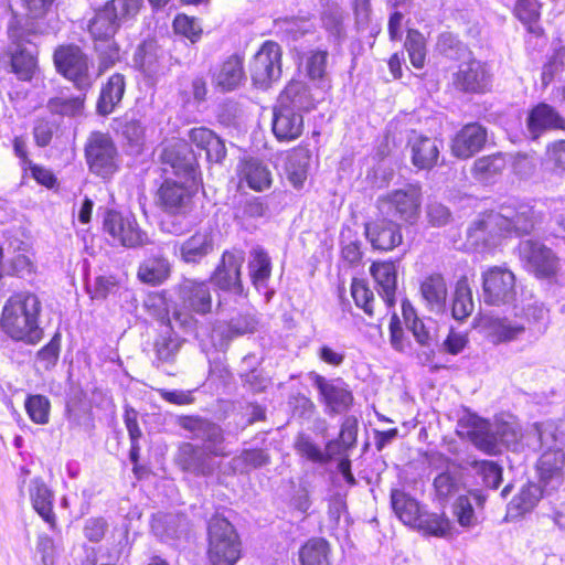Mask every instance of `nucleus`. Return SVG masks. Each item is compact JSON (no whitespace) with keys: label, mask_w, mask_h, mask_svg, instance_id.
Masks as SVG:
<instances>
[{"label":"nucleus","mask_w":565,"mask_h":565,"mask_svg":"<svg viewBox=\"0 0 565 565\" xmlns=\"http://www.w3.org/2000/svg\"><path fill=\"white\" fill-rule=\"evenodd\" d=\"M200 183L201 180L162 177L153 193L156 207L167 215H186L193 210Z\"/></svg>","instance_id":"nucleus-8"},{"label":"nucleus","mask_w":565,"mask_h":565,"mask_svg":"<svg viewBox=\"0 0 565 565\" xmlns=\"http://www.w3.org/2000/svg\"><path fill=\"white\" fill-rule=\"evenodd\" d=\"M475 309L472 290L469 286L467 277L458 279L454 292L451 305V316L457 321H465Z\"/></svg>","instance_id":"nucleus-51"},{"label":"nucleus","mask_w":565,"mask_h":565,"mask_svg":"<svg viewBox=\"0 0 565 565\" xmlns=\"http://www.w3.org/2000/svg\"><path fill=\"white\" fill-rule=\"evenodd\" d=\"M415 527L435 537H449L454 534V525L445 512L422 514Z\"/></svg>","instance_id":"nucleus-53"},{"label":"nucleus","mask_w":565,"mask_h":565,"mask_svg":"<svg viewBox=\"0 0 565 565\" xmlns=\"http://www.w3.org/2000/svg\"><path fill=\"white\" fill-rule=\"evenodd\" d=\"M282 49L273 41H264L252 56L248 71L253 85L259 89H268L282 75Z\"/></svg>","instance_id":"nucleus-13"},{"label":"nucleus","mask_w":565,"mask_h":565,"mask_svg":"<svg viewBox=\"0 0 565 565\" xmlns=\"http://www.w3.org/2000/svg\"><path fill=\"white\" fill-rule=\"evenodd\" d=\"M42 302L30 290L12 292L0 311V330L13 342L36 345L44 338L41 326Z\"/></svg>","instance_id":"nucleus-1"},{"label":"nucleus","mask_w":565,"mask_h":565,"mask_svg":"<svg viewBox=\"0 0 565 565\" xmlns=\"http://www.w3.org/2000/svg\"><path fill=\"white\" fill-rule=\"evenodd\" d=\"M331 545L324 537H310L298 550L300 565H331Z\"/></svg>","instance_id":"nucleus-43"},{"label":"nucleus","mask_w":565,"mask_h":565,"mask_svg":"<svg viewBox=\"0 0 565 565\" xmlns=\"http://www.w3.org/2000/svg\"><path fill=\"white\" fill-rule=\"evenodd\" d=\"M466 426L467 437L478 450L489 456L501 452L500 440L507 434V428L502 431H492L490 423L478 417L468 419Z\"/></svg>","instance_id":"nucleus-29"},{"label":"nucleus","mask_w":565,"mask_h":565,"mask_svg":"<svg viewBox=\"0 0 565 565\" xmlns=\"http://www.w3.org/2000/svg\"><path fill=\"white\" fill-rule=\"evenodd\" d=\"M40 33L39 29L34 26L24 28L19 21L8 26V38L11 46L7 55L10 73L20 82H31L40 73L39 47L31 40L32 35Z\"/></svg>","instance_id":"nucleus-2"},{"label":"nucleus","mask_w":565,"mask_h":565,"mask_svg":"<svg viewBox=\"0 0 565 565\" xmlns=\"http://www.w3.org/2000/svg\"><path fill=\"white\" fill-rule=\"evenodd\" d=\"M503 221L507 239L530 235L535 228L534 212L531 207L518 210L511 216L503 215Z\"/></svg>","instance_id":"nucleus-48"},{"label":"nucleus","mask_w":565,"mask_h":565,"mask_svg":"<svg viewBox=\"0 0 565 565\" xmlns=\"http://www.w3.org/2000/svg\"><path fill=\"white\" fill-rule=\"evenodd\" d=\"M171 274L170 264L163 256H150L138 267L137 277L140 281L157 286L166 281Z\"/></svg>","instance_id":"nucleus-46"},{"label":"nucleus","mask_w":565,"mask_h":565,"mask_svg":"<svg viewBox=\"0 0 565 565\" xmlns=\"http://www.w3.org/2000/svg\"><path fill=\"white\" fill-rule=\"evenodd\" d=\"M313 386L318 391L320 403L330 414L349 412L354 405V395L342 379H326L316 372L309 374Z\"/></svg>","instance_id":"nucleus-17"},{"label":"nucleus","mask_w":565,"mask_h":565,"mask_svg":"<svg viewBox=\"0 0 565 565\" xmlns=\"http://www.w3.org/2000/svg\"><path fill=\"white\" fill-rule=\"evenodd\" d=\"M32 509L53 532L58 530L57 515L54 511V493L40 478L32 480L29 489Z\"/></svg>","instance_id":"nucleus-31"},{"label":"nucleus","mask_w":565,"mask_h":565,"mask_svg":"<svg viewBox=\"0 0 565 565\" xmlns=\"http://www.w3.org/2000/svg\"><path fill=\"white\" fill-rule=\"evenodd\" d=\"M104 8L114 17L121 25L125 22L135 20L140 13L142 0H107L103 3Z\"/></svg>","instance_id":"nucleus-57"},{"label":"nucleus","mask_w":565,"mask_h":565,"mask_svg":"<svg viewBox=\"0 0 565 565\" xmlns=\"http://www.w3.org/2000/svg\"><path fill=\"white\" fill-rule=\"evenodd\" d=\"M488 129L478 121L465 124L450 140L451 154L461 160L472 158L486 147Z\"/></svg>","instance_id":"nucleus-23"},{"label":"nucleus","mask_w":565,"mask_h":565,"mask_svg":"<svg viewBox=\"0 0 565 565\" xmlns=\"http://www.w3.org/2000/svg\"><path fill=\"white\" fill-rule=\"evenodd\" d=\"M494 344L508 343L518 340L524 332V323L503 316L478 315L472 322Z\"/></svg>","instance_id":"nucleus-21"},{"label":"nucleus","mask_w":565,"mask_h":565,"mask_svg":"<svg viewBox=\"0 0 565 565\" xmlns=\"http://www.w3.org/2000/svg\"><path fill=\"white\" fill-rule=\"evenodd\" d=\"M365 236L373 249L388 253L403 243L401 224L392 218L380 217L365 224Z\"/></svg>","instance_id":"nucleus-26"},{"label":"nucleus","mask_w":565,"mask_h":565,"mask_svg":"<svg viewBox=\"0 0 565 565\" xmlns=\"http://www.w3.org/2000/svg\"><path fill=\"white\" fill-rule=\"evenodd\" d=\"M391 503L398 519L404 524L415 527L423 514L419 503L408 493L399 489L392 490Z\"/></svg>","instance_id":"nucleus-44"},{"label":"nucleus","mask_w":565,"mask_h":565,"mask_svg":"<svg viewBox=\"0 0 565 565\" xmlns=\"http://www.w3.org/2000/svg\"><path fill=\"white\" fill-rule=\"evenodd\" d=\"M205 557L209 565H236L243 557V542L236 527L222 514L206 524Z\"/></svg>","instance_id":"nucleus-3"},{"label":"nucleus","mask_w":565,"mask_h":565,"mask_svg":"<svg viewBox=\"0 0 565 565\" xmlns=\"http://www.w3.org/2000/svg\"><path fill=\"white\" fill-rule=\"evenodd\" d=\"M277 103L303 115L316 109L320 99L315 97L308 84L291 79L279 93Z\"/></svg>","instance_id":"nucleus-32"},{"label":"nucleus","mask_w":565,"mask_h":565,"mask_svg":"<svg viewBox=\"0 0 565 565\" xmlns=\"http://www.w3.org/2000/svg\"><path fill=\"white\" fill-rule=\"evenodd\" d=\"M190 145L200 151H204L210 164H221L226 158L227 150L223 139L212 129L200 126L188 131Z\"/></svg>","instance_id":"nucleus-30"},{"label":"nucleus","mask_w":565,"mask_h":565,"mask_svg":"<svg viewBox=\"0 0 565 565\" xmlns=\"http://www.w3.org/2000/svg\"><path fill=\"white\" fill-rule=\"evenodd\" d=\"M493 73L490 65L471 54L451 74L449 89L461 95H484L492 90Z\"/></svg>","instance_id":"nucleus-11"},{"label":"nucleus","mask_w":565,"mask_h":565,"mask_svg":"<svg viewBox=\"0 0 565 565\" xmlns=\"http://www.w3.org/2000/svg\"><path fill=\"white\" fill-rule=\"evenodd\" d=\"M406 147L415 169L430 171L438 166L443 142L437 138L412 130Z\"/></svg>","instance_id":"nucleus-22"},{"label":"nucleus","mask_w":565,"mask_h":565,"mask_svg":"<svg viewBox=\"0 0 565 565\" xmlns=\"http://www.w3.org/2000/svg\"><path fill=\"white\" fill-rule=\"evenodd\" d=\"M282 156L284 171L287 180L294 189L301 190L307 181L312 157L309 143L299 142L297 146L284 151Z\"/></svg>","instance_id":"nucleus-28"},{"label":"nucleus","mask_w":565,"mask_h":565,"mask_svg":"<svg viewBox=\"0 0 565 565\" xmlns=\"http://www.w3.org/2000/svg\"><path fill=\"white\" fill-rule=\"evenodd\" d=\"M87 93L66 94L61 89L46 102V109L52 116L75 119L84 115Z\"/></svg>","instance_id":"nucleus-37"},{"label":"nucleus","mask_w":565,"mask_h":565,"mask_svg":"<svg viewBox=\"0 0 565 565\" xmlns=\"http://www.w3.org/2000/svg\"><path fill=\"white\" fill-rule=\"evenodd\" d=\"M245 81V58L242 53L226 56L212 73L213 86L223 93L236 90Z\"/></svg>","instance_id":"nucleus-27"},{"label":"nucleus","mask_w":565,"mask_h":565,"mask_svg":"<svg viewBox=\"0 0 565 565\" xmlns=\"http://www.w3.org/2000/svg\"><path fill=\"white\" fill-rule=\"evenodd\" d=\"M52 58L55 71L78 92L88 93L94 87L97 75L93 73V62L79 45L60 44Z\"/></svg>","instance_id":"nucleus-5"},{"label":"nucleus","mask_w":565,"mask_h":565,"mask_svg":"<svg viewBox=\"0 0 565 565\" xmlns=\"http://www.w3.org/2000/svg\"><path fill=\"white\" fill-rule=\"evenodd\" d=\"M503 222V214L498 211L481 212L466 231L467 242L477 250L495 249L507 241Z\"/></svg>","instance_id":"nucleus-15"},{"label":"nucleus","mask_w":565,"mask_h":565,"mask_svg":"<svg viewBox=\"0 0 565 565\" xmlns=\"http://www.w3.org/2000/svg\"><path fill=\"white\" fill-rule=\"evenodd\" d=\"M329 53L327 50H312L305 61V72L309 79L321 81L326 77Z\"/></svg>","instance_id":"nucleus-62"},{"label":"nucleus","mask_w":565,"mask_h":565,"mask_svg":"<svg viewBox=\"0 0 565 565\" xmlns=\"http://www.w3.org/2000/svg\"><path fill=\"white\" fill-rule=\"evenodd\" d=\"M160 162L169 166L177 178L201 180L200 166L185 140H177L163 147Z\"/></svg>","instance_id":"nucleus-19"},{"label":"nucleus","mask_w":565,"mask_h":565,"mask_svg":"<svg viewBox=\"0 0 565 565\" xmlns=\"http://www.w3.org/2000/svg\"><path fill=\"white\" fill-rule=\"evenodd\" d=\"M215 431V434L206 436L203 446L192 443H181L179 445L175 463L182 471L201 477H209L214 473L215 468L210 458L228 456V451L224 447L223 433Z\"/></svg>","instance_id":"nucleus-7"},{"label":"nucleus","mask_w":565,"mask_h":565,"mask_svg":"<svg viewBox=\"0 0 565 565\" xmlns=\"http://www.w3.org/2000/svg\"><path fill=\"white\" fill-rule=\"evenodd\" d=\"M418 292L425 307L433 312L445 310L448 300V285L441 273H430L418 284Z\"/></svg>","instance_id":"nucleus-33"},{"label":"nucleus","mask_w":565,"mask_h":565,"mask_svg":"<svg viewBox=\"0 0 565 565\" xmlns=\"http://www.w3.org/2000/svg\"><path fill=\"white\" fill-rule=\"evenodd\" d=\"M436 52L448 61H456L463 57L466 54L469 56L472 52L468 46L452 32H441L436 40Z\"/></svg>","instance_id":"nucleus-54"},{"label":"nucleus","mask_w":565,"mask_h":565,"mask_svg":"<svg viewBox=\"0 0 565 565\" xmlns=\"http://www.w3.org/2000/svg\"><path fill=\"white\" fill-rule=\"evenodd\" d=\"M93 49L97 57V76L122 61L121 45L115 39L105 42L93 41Z\"/></svg>","instance_id":"nucleus-49"},{"label":"nucleus","mask_w":565,"mask_h":565,"mask_svg":"<svg viewBox=\"0 0 565 565\" xmlns=\"http://www.w3.org/2000/svg\"><path fill=\"white\" fill-rule=\"evenodd\" d=\"M237 190L248 189L254 192H264L273 186L274 178L267 164L256 157L241 158L236 164Z\"/></svg>","instance_id":"nucleus-20"},{"label":"nucleus","mask_w":565,"mask_h":565,"mask_svg":"<svg viewBox=\"0 0 565 565\" xmlns=\"http://www.w3.org/2000/svg\"><path fill=\"white\" fill-rule=\"evenodd\" d=\"M542 10L541 0H515L511 13L529 34L535 39H542L546 36V31L541 22Z\"/></svg>","instance_id":"nucleus-36"},{"label":"nucleus","mask_w":565,"mask_h":565,"mask_svg":"<svg viewBox=\"0 0 565 565\" xmlns=\"http://www.w3.org/2000/svg\"><path fill=\"white\" fill-rule=\"evenodd\" d=\"M23 174L29 173L36 184L51 190L57 191L60 189V181L56 174L49 168L31 161L28 166L21 169Z\"/></svg>","instance_id":"nucleus-63"},{"label":"nucleus","mask_w":565,"mask_h":565,"mask_svg":"<svg viewBox=\"0 0 565 565\" xmlns=\"http://www.w3.org/2000/svg\"><path fill=\"white\" fill-rule=\"evenodd\" d=\"M24 409L30 420L36 425H46L50 422L51 402L42 394H29L24 401Z\"/></svg>","instance_id":"nucleus-58"},{"label":"nucleus","mask_w":565,"mask_h":565,"mask_svg":"<svg viewBox=\"0 0 565 565\" xmlns=\"http://www.w3.org/2000/svg\"><path fill=\"white\" fill-rule=\"evenodd\" d=\"M509 166L507 153L494 152L479 157L471 167L473 178L488 181L501 175Z\"/></svg>","instance_id":"nucleus-45"},{"label":"nucleus","mask_w":565,"mask_h":565,"mask_svg":"<svg viewBox=\"0 0 565 565\" xmlns=\"http://www.w3.org/2000/svg\"><path fill=\"white\" fill-rule=\"evenodd\" d=\"M402 317L407 330L412 332L416 342L420 347H429L433 341L430 330L418 317L414 306L408 299L402 301Z\"/></svg>","instance_id":"nucleus-50"},{"label":"nucleus","mask_w":565,"mask_h":565,"mask_svg":"<svg viewBox=\"0 0 565 565\" xmlns=\"http://www.w3.org/2000/svg\"><path fill=\"white\" fill-rule=\"evenodd\" d=\"M525 126L534 141L547 131H565V118L551 104L540 102L527 110Z\"/></svg>","instance_id":"nucleus-24"},{"label":"nucleus","mask_w":565,"mask_h":565,"mask_svg":"<svg viewBox=\"0 0 565 565\" xmlns=\"http://www.w3.org/2000/svg\"><path fill=\"white\" fill-rule=\"evenodd\" d=\"M84 159L90 174L110 181L120 170V154L108 132L92 131L84 145Z\"/></svg>","instance_id":"nucleus-9"},{"label":"nucleus","mask_w":565,"mask_h":565,"mask_svg":"<svg viewBox=\"0 0 565 565\" xmlns=\"http://www.w3.org/2000/svg\"><path fill=\"white\" fill-rule=\"evenodd\" d=\"M244 252L239 249H226L211 274L209 280L222 291L234 292L237 296H246L242 278Z\"/></svg>","instance_id":"nucleus-18"},{"label":"nucleus","mask_w":565,"mask_h":565,"mask_svg":"<svg viewBox=\"0 0 565 565\" xmlns=\"http://www.w3.org/2000/svg\"><path fill=\"white\" fill-rule=\"evenodd\" d=\"M543 497V490L534 482H526L507 505L505 520H515L531 512Z\"/></svg>","instance_id":"nucleus-40"},{"label":"nucleus","mask_w":565,"mask_h":565,"mask_svg":"<svg viewBox=\"0 0 565 565\" xmlns=\"http://www.w3.org/2000/svg\"><path fill=\"white\" fill-rule=\"evenodd\" d=\"M247 263L250 282L255 288L266 287L271 277V259L268 253L262 247L253 248Z\"/></svg>","instance_id":"nucleus-47"},{"label":"nucleus","mask_w":565,"mask_h":565,"mask_svg":"<svg viewBox=\"0 0 565 565\" xmlns=\"http://www.w3.org/2000/svg\"><path fill=\"white\" fill-rule=\"evenodd\" d=\"M103 232L114 243L127 248L141 247L149 243L147 233L140 228L136 217L115 209H107L103 216Z\"/></svg>","instance_id":"nucleus-16"},{"label":"nucleus","mask_w":565,"mask_h":565,"mask_svg":"<svg viewBox=\"0 0 565 565\" xmlns=\"http://www.w3.org/2000/svg\"><path fill=\"white\" fill-rule=\"evenodd\" d=\"M171 296L169 290L162 289L150 292L145 302L146 309L156 317L157 321L166 327V330L159 332L152 342L154 358L158 364L173 363L185 342L173 329L169 307Z\"/></svg>","instance_id":"nucleus-4"},{"label":"nucleus","mask_w":565,"mask_h":565,"mask_svg":"<svg viewBox=\"0 0 565 565\" xmlns=\"http://www.w3.org/2000/svg\"><path fill=\"white\" fill-rule=\"evenodd\" d=\"M213 250V232L198 230L180 245V258L186 264H199Z\"/></svg>","instance_id":"nucleus-38"},{"label":"nucleus","mask_w":565,"mask_h":565,"mask_svg":"<svg viewBox=\"0 0 565 565\" xmlns=\"http://www.w3.org/2000/svg\"><path fill=\"white\" fill-rule=\"evenodd\" d=\"M370 274L373 277L379 294L385 301L388 309L396 302L397 268L393 260H376L370 266Z\"/></svg>","instance_id":"nucleus-35"},{"label":"nucleus","mask_w":565,"mask_h":565,"mask_svg":"<svg viewBox=\"0 0 565 565\" xmlns=\"http://www.w3.org/2000/svg\"><path fill=\"white\" fill-rule=\"evenodd\" d=\"M519 255L523 268L537 280L555 281L561 264L556 253L537 239H526L519 244Z\"/></svg>","instance_id":"nucleus-14"},{"label":"nucleus","mask_w":565,"mask_h":565,"mask_svg":"<svg viewBox=\"0 0 565 565\" xmlns=\"http://www.w3.org/2000/svg\"><path fill=\"white\" fill-rule=\"evenodd\" d=\"M120 29V24L102 4L94 12L88 21L87 32L92 41L105 42L115 39Z\"/></svg>","instance_id":"nucleus-42"},{"label":"nucleus","mask_w":565,"mask_h":565,"mask_svg":"<svg viewBox=\"0 0 565 565\" xmlns=\"http://www.w3.org/2000/svg\"><path fill=\"white\" fill-rule=\"evenodd\" d=\"M404 49L414 68L422 70L425 67L427 60V39L418 29L408 28L406 30Z\"/></svg>","instance_id":"nucleus-52"},{"label":"nucleus","mask_w":565,"mask_h":565,"mask_svg":"<svg viewBox=\"0 0 565 565\" xmlns=\"http://www.w3.org/2000/svg\"><path fill=\"white\" fill-rule=\"evenodd\" d=\"M181 308L174 309L173 319L180 328L196 324L195 317H206L214 312L213 287L209 279H188L179 287Z\"/></svg>","instance_id":"nucleus-6"},{"label":"nucleus","mask_w":565,"mask_h":565,"mask_svg":"<svg viewBox=\"0 0 565 565\" xmlns=\"http://www.w3.org/2000/svg\"><path fill=\"white\" fill-rule=\"evenodd\" d=\"M256 328L257 319L255 316L248 310L241 311L225 322L224 335L232 339L253 333Z\"/></svg>","instance_id":"nucleus-60"},{"label":"nucleus","mask_w":565,"mask_h":565,"mask_svg":"<svg viewBox=\"0 0 565 565\" xmlns=\"http://www.w3.org/2000/svg\"><path fill=\"white\" fill-rule=\"evenodd\" d=\"M350 292L356 307L362 309L370 318H375L376 300L373 290L363 278L353 277L350 286Z\"/></svg>","instance_id":"nucleus-55"},{"label":"nucleus","mask_w":565,"mask_h":565,"mask_svg":"<svg viewBox=\"0 0 565 565\" xmlns=\"http://www.w3.org/2000/svg\"><path fill=\"white\" fill-rule=\"evenodd\" d=\"M565 454L559 448H548L540 456L536 471L540 480L548 484L552 481L562 483L564 479Z\"/></svg>","instance_id":"nucleus-41"},{"label":"nucleus","mask_w":565,"mask_h":565,"mask_svg":"<svg viewBox=\"0 0 565 565\" xmlns=\"http://www.w3.org/2000/svg\"><path fill=\"white\" fill-rule=\"evenodd\" d=\"M271 132L280 143L298 140L305 131L303 115L280 104L273 107Z\"/></svg>","instance_id":"nucleus-25"},{"label":"nucleus","mask_w":565,"mask_h":565,"mask_svg":"<svg viewBox=\"0 0 565 565\" xmlns=\"http://www.w3.org/2000/svg\"><path fill=\"white\" fill-rule=\"evenodd\" d=\"M172 30L174 34L189 40L191 43L199 42L203 34L199 19L186 13L175 14L172 20Z\"/></svg>","instance_id":"nucleus-59"},{"label":"nucleus","mask_w":565,"mask_h":565,"mask_svg":"<svg viewBox=\"0 0 565 565\" xmlns=\"http://www.w3.org/2000/svg\"><path fill=\"white\" fill-rule=\"evenodd\" d=\"M481 296L487 306L502 307L516 299V276L507 265H491L480 275Z\"/></svg>","instance_id":"nucleus-12"},{"label":"nucleus","mask_w":565,"mask_h":565,"mask_svg":"<svg viewBox=\"0 0 565 565\" xmlns=\"http://www.w3.org/2000/svg\"><path fill=\"white\" fill-rule=\"evenodd\" d=\"M477 469L478 475L481 477L483 484L492 490L500 487L503 479L502 467L491 460H479L471 463Z\"/></svg>","instance_id":"nucleus-61"},{"label":"nucleus","mask_w":565,"mask_h":565,"mask_svg":"<svg viewBox=\"0 0 565 565\" xmlns=\"http://www.w3.org/2000/svg\"><path fill=\"white\" fill-rule=\"evenodd\" d=\"M60 125L46 117H39L33 125L32 136L36 147L45 148L53 141Z\"/></svg>","instance_id":"nucleus-64"},{"label":"nucleus","mask_w":565,"mask_h":565,"mask_svg":"<svg viewBox=\"0 0 565 565\" xmlns=\"http://www.w3.org/2000/svg\"><path fill=\"white\" fill-rule=\"evenodd\" d=\"M359 434V419L354 415H347L342 418L340 424V430L337 439L329 440L327 448H331L333 445L347 452L354 448L358 443Z\"/></svg>","instance_id":"nucleus-56"},{"label":"nucleus","mask_w":565,"mask_h":565,"mask_svg":"<svg viewBox=\"0 0 565 565\" xmlns=\"http://www.w3.org/2000/svg\"><path fill=\"white\" fill-rule=\"evenodd\" d=\"M127 81L122 73L115 72L102 83L96 100V113L108 116L121 103L126 93Z\"/></svg>","instance_id":"nucleus-34"},{"label":"nucleus","mask_w":565,"mask_h":565,"mask_svg":"<svg viewBox=\"0 0 565 565\" xmlns=\"http://www.w3.org/2000/svg\"><path fill=\"white\" fill-rule=\"evenodd\" d=\"M163 51L153 36L142 40L135 53L134 64L135 67L147 76H152L158 73L162 65Z\"/></svg>","instance_id":"nucleus-39"},{"label":"nucleus","mask_w":565,"mask_h":565,"mask_svg":"<svg viewBox=\"0 0 565 565\" xmlns=\"http://www.w3.org/2000/svg\"><path fill=\"white\" fill-rule=\"evenodd\" d=\"M423 200L422 185L407 183L394 189L377 199V207L382 213L391 215L402 224L413 225L417 222Z\"/></svg>","instance_id":"nucleus-10"}]
</instances>
